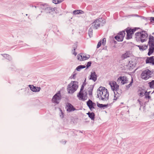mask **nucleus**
<instances>
[{
	"label": "nucleus",
	"mask_w": 154,
	"mask_h": 154,
	"mask_svg": "<svg viewBox=\"0 0 154 154\" xmlns=\"http://www.w3.org/2000/svg\"><path fill=\"white\" fill-rule=\"evenodd\" d=\"M138 47L139 48L140 50H145L147 48V45H144L143 46L138 45Z\"/></svg>",
	"instance_id": "nucleus-25"
},
{
	"label": "nucleus",
	"mask_w": 154,
	"mask_h": 154,
	"mask_svg": "<svg viewBox=\"0 0 154 154\" xmlns=\"http://www.w3.org/2000/svg\"><path fill=\"white\" fill-rule=\"evenodd\" d=\"M63 0H53V2L55 4H58L61 3Z\"/></svg>",
	"instance_id": "nucleus-27"
},
{
	"label": "nucleus",
	"mask_w": 154,
	"mask_h": 154,
	"mask_svg": "<svg viewBox=\"0 0 154 154\" xmlns=\"http://www.w3.org/2000/svg\"><path fill=\"white\" fill-rule=\"evenodd\" d=\"M126 69H128V68H127V67H126Z\"/></svg>",
	"instance_id": "nucleus-44"
},
{
	"label": "nucleus",
	"mask_w": 154,
	"mask_h": 154,
	"mask_svg": "<svg viewBox=\"0 0 154 154\" xmlns=\"http://www.w3.org/2000/svg\"><path fill=\"white\" fill-rule=\"evenodd\" d=\"M85 67V66L83 65H80L78 66L76 68V69L78 71H80V70L84 68Z\"/></svg>",
	"instance_id": "nucleus-26"
},
{
	"label": "nucleus",
	"mask_w": 154,
	"mask_h": 154,
	"mask_svg": "<svg viewBox=\"0 0 154 154\" xmlns=\"http://www.w3.org/2000/svg\"><path fill=\"white\" fill-rule=\"evenodd\" d=\"M97 105L98 107L101 108H103L106 106L105 105L100 104L99 103H97Z\"/></svg>",
	"instance_id": "nucleus-28"
},
{
	"label": "nucleus",
	"mask_w": 154,
	"mask_h": 154,
	"mask_svg": "<svg viewBox=\"0 0 154 154\" xmlns=\"http://www.w3.org/2000/svg\"><path fill=\"white\" fill-rule=\"evenodd\" d=\"M87 114L88 115L89 117H90L92 120H94V119L95 115L93 112H88L87 113Z\"/></svg>",
	"instance_id": "nucleus-24"
},
{
	"label": "nucleus",
	"mask_w": 154,
	"mask_h": 154,
	"mask_svg": "<svg viewBox=\"0 0 154 154\" xmlns=\"http://www.w3.org/2000/svg\"><path fill=\"white\" fill-rule=\"evenodd\" d=\"M30 90L33 92H38L40 90V87H30Z\"/></svg>",
	"instance_id": "nucleus-22"
},
{
	"label": "nucleus",
	"mask_w": 154,
	"mask_h": 154,
	"mask_svg": "<svg viewBox=\"0 0 154 154\" xmlns=\"http://www.w3.org/2000/svg\"><path fill=\"white\" fill-rule=\"evenodd\" d=\"M114 93V96L113 100H116L118 98L119 95H117L116 93H117V91L119 90V87H111Z\"/></svg>",
	"instance_id": "nucleus-12"
},
{
	"label": "nucleus",
	"mask_w": 154,
	"mask_h": 154,
	"mask_svg": "<svg viewBox=\"0 0 154 154\" xmlns=\"http://www.w3.org/2000/svg\"><path fill=\"white\" fill-rule=\"evenodd\" d=\"M91 62H88L87 63V65H86V66L88 68V67L90 66L91 65Z\"/></svg>",
	"instance_id": "nucleus-35"
},
{
	"label": "nucleus",
	"mask_w": 154,
	"mask_h": 154,
	"mask_svg": "<svg viewBox=\"0 0 154 154\" xmlns=\"http://www.w3.org/2000/svg\"><path fill=\"white\" fill-rule=\"evenodd\" d=\"M131 55V53H130V51H127L121 55V58L122 60H124L129 57Z\"/></svg>",
	"instance_id": "nucleus-13"
},
{
	"label": "nucleus",
	"mask_w": 154,
	"mask_h": 154,
	"mask_svg": "<svg viewBox=\"0 0 154 154\" xmlns=\"http://www.w3.org/2000/svg\"><path fill=\"white\" fill-rule=\"evenodd\" d=\"M154 37L152 36H150L149 39V41L148 44L149 45H154V43L153 42Z\"/></svg>",
	"instance_id": "nucleus-20"
},
{
	"label": "nucleus",
	"mask_w": 154,
	"mask_h": 154,
	"mask_svg": "<svg viewBox=\"0 0 154 154\" xmlns=\"http://www.w3.org/2000/svg\"><path fill=\"white\" fill-rule=\"evenodd\" d=\"M137 101L139 102V103L140 105L142 106L143 104V103L142 102V101H141L140 100H138Z\"/></svg>",
	"instance_id": "nucleus-34"
},
{
	"label": "nucleus",
	"mask_w": 154,
	"mask_h": 154,
	"mask_svg": "<svg viewBox=\"0 0 154 154\" xmlns=\"http://www.w3.org/2000/svg\"><path fill=\"white\" fill-rule=\"evenodd\" d=\"M89 55H86L85 54L82 53L79 54L77 56V58L79 61H83L88 59L90 57Z\"/></svg>",
	"instance_id": "nucleus-9"
},
{
	"label": "nucleus",
	"mask_w": 154,
	"mask_h": 154,
	"mask_svg": "<svg viewBox=\"0 0 154 154\" xmlns=\"http://www.w3.org/2000/svg\"><path fill=\"white\" fill-rule=\"evenodd\" d=\"M76 48V47H75L74 48V51H75V49Z\"/></svg>",
	"instance_id": "nucleus-41"
},
{
	"label": "nucleus",
	"mask_w": 154,
	"mask_h": 154,
	"mask_svg": "<svg viewBox=\"0 0 154 154\" xmlns=\"http://www.w3.org/2000/svg\"><path fill=\"white\" fill-rule=\"evenodd\" d=\"M135 31V29H126L127 36L126 37V38L129 39L132 38V35Z\"/></svg>",
	"instance_id": "nucleus-10"
},
{
	"label": "nucleus",
	"mask_w": 154,
	"mask_h": 154,
	"mask_svg": "<svg viewBox=\"0 0 154 154\" xmlns=\"http://www.w3.org/2000/svg\"><path fill=\"white\" fill-rule=\"evenodd\" d=\"M29 87H31V85H29Z\"/></svg>",
	"instance_id": "nucleus-42"
},
{
	"label": "nucleus",
	"mask_w": 154,
	"mask_h": 154,
	"mask_svg": "<svg viewBox=\"0 0 154 154\" xmlns=\"http://www.w3.org/2000/svg\"><path fill=\"white\" fill-rule=\"evenodd\" d=\"M117 82H119L118 85L116 82L114 81H111L109 82V84L111 87H119L120 85H122L128 83V80L126 76H120L117 80Z\"/></svg>",
	"instance_id": "nucleus-2"
},
{
	"label": "nucleus",
	"mask_w": 154,
	"mask_h": 154,
	"mask_svg": "<svg viewBox=\"0 0 154 154\" xmlns=\"http://www.w3.org/2000/svg\"><path fill=\"white\" fill-rule=\"evenodd\" d=\"M102 45H105L106 43V39L105 38H104L103 39V42H102Z\"/></svg>",
	"instance_id": "nucleus-32"
},
{
	"label": "nucleus",
	"mask_w": 154,
	"mask_h": 154,
	"mask_svg": "<svg viewBox=\"0 0 154 154\" xmlns=\"http://www.w3.org/2000/svg\"><path fill=\"white\" fill-rule=\"evenodd\" d=\"M147 93L146 91L143 89L142 87H140L138 91V94L139 96L142 97L143 96L144 93Z\"/></svg>",
	"instance_id": "nucleus-14"
},
{
	"label": "nucleus",
	"mask_w": 154,
	"mask_h": 154,
	"mask_svg": "<svg viewBox=\"0 0 154 154\" xmlns=\"http://www.w3.org/2000/svg\"><path fill=\"white\" fill-rule=\"evenodd\" d=\"M132 61H129V62L128 65L130 67H132L133 66V65L132 66L130 65L131 64V63H132Z\"/></svg>",
	"instance_id": "nucleus-37"
},
{
	"label": "nucleus",
	"mask_w": 154,
	"mask_h": 154,
	"mask_svg": "<svg viewBox=\"0 0 154 154\" xmlns=\"http://www.w3.org/2000/svg\"><path fill=\"white\" fill-rule=\"evenodd\" d=\"M73 54H74L75 56L77 55V53L75 51L73 52Z\"/></svg>",
	"instance_id": "nucleus-40"
},
{
	"label": "nucleus",
	"mask_w": 154,
	"mask_h": 154,
	"mask_svg": "<svg viewBox=\"0 0 154 154\" xmlns=\"http://www.w3.org/2000/svg\"><path fill=\"white\" fill-rule=\"evenodd\" d=\"M148 36V34L145 31L136 32L135 35L136 40L142 42L146 41Z\"/></svg>",
	"instance_id": "nucleus-3"
},
{
	"label": "nucleus",
	"mask_w": 154,
	"mask_h": 154,
	"mask_svg": "<svg viewBox=\"0 0 154 154\" xmlns=\"http://www.w3.org/2000/svg\"><path fill=\"white\" fill-rule=\"evenodd\" d=\"M150 20L151 22H154V17L151 18Z\"/></svg>",
	"instance_id": "nucleus-38"
},
{
	"label": "nucleus",
	"mask_w": 154,
	"mask_h": 154,
	"mask_svg": "<svg viewBox=\"0 0 154 154\" xmlns=\"http://www.w3.org/2000/svg\"><path fill=\"white\" fill-rule=\"evenodd\" d=\"M76 75V74L75 73L72 75V78H75V76Z\"/></svg>",
	"instance_id": "nucleus-39"
},
{
	"label": "nucleus",
	"mask_w": 154,
	"mask_h": 154,
	"mask_svg": "<svg viewBox=\"0 0 154 154\" xmlns=\"http://www.w3.org/2000/svg\"><path fill=\"white\" fill-rule=\"evenodd\" d=\"M103 20L102 18H100L96 20L91 24V27L93 29H97L100 26V25L101 24Z\"/></svg>",
	"instance_id": "nucleus-6"
},
{
	"label": "nucleus",
	"mask_w": 154,
	"mask_h": 154,
	"mask_svg": "<svg viewBox=\"0 0 154 154\" xmlns=\"http://www.w3.org/2000/svg\"><path fill=\"white\" fill-rule=\"evenodd\" d=\"M154 58L153 57L147 58L146 60V63H152L154 62Z\"/></svg>",
	"instance_id": "nucleus-19"
},
{
	"label": "nucleus",
	"mask_w": 154,
	"mask_h": 154,
	"mask_svg": "<svg viewBox=\"0 0 154 154\" xmlns=\"http://www.w3.org/2000/svg\"><path fill=\"white\" fill-rule=\"evenodd\" d=\"M154 92V91H153V92H152V93H153V92Z\"/></svg>",
	"instance_id": "nucleus-45"
},
{
	"label": "nucleus",
	"mask_w": 154,
	"mask_h": 154,
	"mask_svg": "<svg viewBox=\"0 0 154 154\" xmlns=\"http://www.w3.org/2000/svg\"><path fill=\"white\" fill-rule=\"evenodd\" d=\"M90 79H92L94 82L96 81L97 79V76L95 72H92L90 75Z\"/></svg>",
	"instance_id": "nucleus-16"
},
{
	"label": "nucleus",
	"mask_w": 154,
	"mask_h": 154,
	"mask_svg": "<svg viewBox=\"0 0 154 154\" xmlns=\"http://www.w3.org/2000/svg\"><path fill=\"white\" fill-rule=\"evenodd\" d=\"M101 45V42L100 41L98 43V44L97 46V48H99Z\"/></svg>",
	"instance_id": "nucleus-33"
},
{
	"label": "nucleus",
	"mask_w": 154,
	"mask_h": 154,
	"mask_svg": "<svg viewBox=\"0 0 154 154\" xmlns=\"http://www.w3.org/2000/svg\"><path fill=\"white\" fill-rule=\"evenodd\" d=\"M126 66L127 67H128V66H127V65H126Z\"/></svg>",
	"instance_id": "nucleus-43"
},
{
	"label": "nucleus",
	"mask_w": 154,
	"mask_h": 154,
	"mask_svg": "<svg viewBox=\"0 0 154 154\" xmlns=\"http://www.w3.org/2000/svg\"><path fill=\"white\" fill-rule=\"evenodd\" d=\"M78 82L77 81H71L69 84V87H78Z\"/></svg>",
	"instance_id": "nucleus-18"
},
{
	"label": "nucleus",
	"mask_w": 154,
	"mask_h": 154,
	"mask_svg": "<svg viewBox=\"0 0 154 154\" xmlns=\"http://www.w3.org/2000/svg\"><path fill=\"white\" fill-rule=\"evenodd\" d=\"M150 87H153L154 86V80L152 81L151 82L149 83Z\"/></svg>",
	"instance_id": "nucleus-30"
},
{
	"label": "nucleus",
	"mask_w": 154,
	"mask_h": 154,
	"mask_svg": "<svg viewBox=\"0 0 154 154\" xmlns=\"http://www.w3.org/2000/svg\"><path fill=\"white\" fill-rule=\"evenodd\" d=\"M93 87H90V88H88V89L89 90V94H91L92 93V91L93 90Z\"/></svg>",
	"instance_id": "nucleus-31"
},
{
	"label": "nucleus",
	"mask_w": 154,
	"mask_h": 154,
	"mask_svg": "<svg viewBox=\"0 0 154 154\" xmlns=\"http://www.w3.org/2000/svg\"><path fill=\"white\" fill-rule=\"evenodd\" d=\"M87 105L89 108L92 111L95 108V107L96 106V104L93 103L92 101L89 100L87 103Z\"/></svg>",
	"instance_id": "nucleus-11"
},
{
	"label": "nucleus",
	"mask_w": 154,
	"mask_h": 154,
	"mask_svg": "<svg viewBox=\"0 0 154 154\" xmlns=\"http://www.w3.org/2000/svg\"><path fill=\"white\" fill-rule=\"evenodd\" d=\"M153 11L154 12V11Z\"/></svg>",
	"instance_id": "nucleus-46"
},
{
	"label": "nucleus",
	"mask_w": 154,
	"mask_h": 154,
	"mask_svg": "<svg viewBox=\"0 0 154 154\" xmlns=\"http://www.w3.org/2000/svg\"><path fill=\"white\" fill-rule=\"evenodd\" d=\"M133 83V79H131V82L128 85V87H130L132 85V84Z\"/></svg>",
	"instance_id": "nucleus-36"
},
{
	"label": "nucleus",
	"mask_w": 154,
	"mask_h": 154,
	"mask_svg": "<svg viewBox=\"0 0 154 154\" xmlns=\"http://www.w3.org/2000/svg\"><path fill=\"white\" fill-rule=\"evenodd\" d=\"M150 92H147L145 93V99H147L148 98V99H149L150 98V97L149 95V93Z\"/></svg>",
	"instance_id": "nucleus-29"
},
{
	"label": "nucleus",
	"mask_w": 154,
	"mask_h": 154,
	"mask_svg": "<svg viewBox=\"0 0 154 154\" xmlns=\"http://www.w3.org/2000/svg\"><path fill=\"white\" fill-rule=\"evenodd\" d=\"M125 35V33L124 31L120 32L115 37V38L118 41L122 42L123 40Z\"/></svg>",
	"instance_id": "nucleus-7"
},
{
	"label": "nucleus",
	"mask_w": 154,
	"mask_h": 154,
	"mask_svg": "<svg viewBox=\"0 0 154 154\" xmlns=\"http://www.w3.org/2000/svg\"><path fill=\"white\" fill-rule=\"evenodd\" d=\"M66 109L69 112L73 111L75 110L73 106L69 103L66 104Z\"/></svg>",
	"instance_id": "nucleus-15"
},
{
	"label": "nucleus",
	"mask_w": 154,
	"mask_h": 154,
	"mask_svg": "<svg viewBox=\"0 0 154 154\" xmlns=\"http://www.w3.org/2000/svg\"><path fill=\"white\" fill-rule=\"evenodd\" d=\"M149 46L150 47L148 54V55L150 56L153 52L154 51V45H149Z\"/></svg>",
	"instance_id": "nucleus-17"
},
{
	"label": "nucleus",
	"mask_w": 154,
	"mask_h": 154,
	"mask_svg": "<svg viewBox=\"0 0 154 154\" xmlns=\"http://www.w3.org/2000/svg\"><path fill=\"white\" fill-rule=\"evenodd\" d=\"M67 89L69 93H72L76 91L75 87H68Z\"/></svg>",
	"instance_id": "nucleus-23"
},
{
	"label": "nucleus",
	"mask_w": 154,
	"mask_h": 154,
	"mask_svg": "<svg viewBox=\"0 0 154 154\" xmlns=\"http://www.w3.org/2000/svg\"><path fill=\"white\" fill-rule=\"evenodd\" d=\"M98 97L102 100L107 99L109 96L107 89L105 87H99L97 91Z\"/></svg>",
	"instance_id": "nucleus-1"
},
{
	"label": "nucleus",
	"mask_w": 154,
	"mask_h": 154,
	"mask_svg": "<svg viewBox=\"0 0 154 154\" xmlns=\"http://www.w3.org/2000/svg\"><path fill=\"white\" fill-rule=\"evenodd\" d=\"M152 72L148 69H146L142 72L141 74V78L143 79L147 80L151 77Z\"/></svg>",
	"instance_id": "nucleus-5"
},
{
	"label": "nucleus",
	"mask_w": 154,
	"mask_h": 154,
	"mask_svg": "<svg viewBox=\"0 0 154 154\" xmlns=\"http://www.w3.org/2000/svg\"><path fill=\"white\" fill-rule=\"evenodd\" d=\"M84 87H81L80 91L77 94L79 99L82 101H84L87 99V92L83 90Z\"/></svg>",
	"instance_id": "nucleus-4"
},
{
	"label": "nucleus",
	"mask_w": 154,
	"mask_h": 154,
	"mask_svg": "<svg viewBox=\"0 0 154 154\" xmlns=\"http://www.w3.org/2000/svg\"><path fill=\"white\" fill-rule=\"evenodd\" d=\"M61 98L60 91H59L54 96L52 99V101L54 103H58L61 99Z\"/></svg>",
	"instance_id": "nucleus-8"
},
{
	"label": "nucleus",
	"mask_w": 154,
	"mask_h": 154,
	"mask_svg": "<svg viewBox=\"0 0 154 154\" xmlns=\"http://www.w3.org/2000/svg\"><path fill=\"white\" fill-rule=\"evenodd\" d=\"M73 13L74 14H83L84 12L81 10H75L73 11Z\"/></svg>",
	"instance_id": "nucleus-21"
}]
</instances>
